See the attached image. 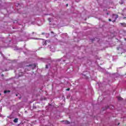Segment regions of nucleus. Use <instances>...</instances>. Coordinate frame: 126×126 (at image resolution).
I'll list each match as a JSON object with an SVG mask.
<instances>
[{"instance_id":"17","label":"nucleus","mask_w":126,"mask_h":126,"mask_svg":"<svg viewBox=\"0 0 126 126\" xmlns=\"http://www.w3.org/2000/svg\"><path fill=\"white\" fill-rule=\"evenodd\" d=\"M119 125H120V123L118 124V126H119Z\"/></svg>"},{"instance_id":"7","label":"nucleus","mask_w":126,"mask_h":126,"mask_svg":"<svg viewBox=\"0 0 126 126\" xmlns=\"http://www.w3.org/2000/svg\"><path fill=\"white\" fill-rule=\"evenodd\" d=\"M109 109H112L113 110V109H114V106L110 105L109 106Z\"/></svg>"},{"instance_id":"3","label":"nucleus","mask_w":126,"mask_h":126,"mask_svg":"<svg viewBox=\"0 0 126 126\" xmlns=\"http://www.w3.org/2000/svg\"><path fill=\"white\" fill-rule=\"evenodd\" d=\"M121 25H122V26H123V27H126V24L125 23H120Z\"/></svg>"},{"instance_id":"20","label":"nucleus","mask_w":126,"mask_h":126,"mask_svg":"<svg viewBox=\"0 0 126 126\" xmlns=\"http://www.w3.org/2000/svg\"><path fill=\"white\" fill-rule=\"evenodd\" d=\"M62 122H64V121H63Z\"/></svg>"},{"instance_id":"1","label":"nucleus","mask_w":126,"mask_h":126,"mask_svg":"<svg viewBox=\"0 0 126 126\" xmlns=\"http://www.w3.org/2000/svg\"><path fill=\"white\" fill-rule=\"evenodd\" d=\"M35 67H36V64H30L29 65H27L26 69H27V70H31V69H34Z\"/></svg>"},{"instance_id":"10","label":"nucleus","mask_w":126,"mask_h":126,"mask_svg":"<svg viewBox=\"0 0 126 126\" xmlns=\"http://www.w3.org/2000/svg\"><path fill=\"white\" fill-rule=\"evenodd\" d=\"M109 21H110V22H111V21H112V20L111 19H109Z\"/></svg>"},{"instance_id":"14","label":"nucleus","mask_w":126,"mask_h":126,"mask_svg":"<svg viewBox=\"0 0 126 126\" xmlns=\"http://www.w3.org/2000/svg\"><path fill=\"white\" fill-rule=\"evenodd\" d=\"M48 20L50 22H51V20L50 19H48Z\"/></svg>"},{"instance_id":"21","label":"nucleus","mask_w":126,"mask_h":126,"mask_svg":"<svg viewBox=\"0 0 126 126\" xmlns=\"http://www.w3.org/2000/svg\"><path fill=\"white\" fill-rule=\"evenodd\" d=\"M16 96H17V94H16Z\"/></svg>"},{"instance_id":"13","label":"nucleus","mask_w":126,"mask_h":126,"mask_svg":"<svg viewBox=\"0 0 126 126\" xmlns=\"http://www.w3.org/2000/svg\"><path fill=\"white\" fill-rule=\"evenodd\" d=\"M44 34H45V33H44V32H42V33H41L42 35H44Z\"/></svg>"},{"instance_id":"4","label":"nucleus","mask_w":126,"mask_h":126,"mask_svg":"<svg viewBox=\"0 0 126 126\" xmlns=\"http://www.w3.org/2000/svg\"><path fill=\"white\" fill-rule=\"evenodd\" d=\"M14 123H18V118H15L13 120Z\"/></svg>"},{"instance_id":"19","label":"nucleus","mask_w":126,"mask_h":126,"mask_svg":"<svg viewBox=\"0 0 126 126\" xmlns=\"http://www.w3.org/2000/svg\"><path fill=\"white\" fill-rule=\"evenodd\" d=\"M32 34H34V32H32Z\"/></svg>"},{"instance_id":"11","label":"nucleus","mask_w":126,"mask_h":126,"mask_svg":"<svg viewBox=\"0 0 126 126\" xmlns=\"http://www.w3.org/2000/svg\"><path fill=\"white\" fill-rule=\"evenodd\" d=\"M44 44H45V45H47V42L46 41H45Z\"/></svg>"},{"instance_id":"8","label":"nucleus","mask_w":126,"mask_h":126,"mask_svg":"<svg viewBox=\"0 0 126 126\" xmlns=\"http://www.w3.org/2000/svg\"><path fill=\"white\" fill-rule=\"evenodd\" d=\"M65 124H66V125H69V121H65Z\"/></svg>"},{"instance_id":"5","label":"nucleus","mask_w":126,"mask_h":126,"mask_svg":"<svg viewBox=\"0 0 126 126\" xmlns=\"http://www.w3.org/2000/svg\"><path fill=\"white\" fill-rule=\"evenodd\" d=\"M10 93V90H8V91L5 90V91H4V94H6V93Z\"/></svg>"},{"instance_id":"9","label":"nucleus","mask_w":126,"mask_h":126,"mask_svg":"<svg viewBox=\"0 0 126 126\" xmlns=\"http://www.w3.org/2000/svg\"><path fill=\"white\" fill-rule=\"evenodd\" d=\"M69 90H70V88H68V89H66V91H69Z\"/></svg>"},{"instance_id":"16","label":"nucleus","mask_w":126,"mask_h":126,"mask_svg":"<svg viewBox=\"0 0 126 126\" xmlns=\"http://www.w3.org/2000/svg\"><path fill=\"white\" fill-rule=\"evenodd\" d=\"M1 95V94H0V95Z\"/></svg>"},{"instance_id":"12","label":"nucleus","mask_w":126,"mask_h":126,"mask_svg":"<svg viewBox=\"0 0 126 126\" xmlns=\"http://www.w3.org/2000/svg\"><path fill=\"white\" fill-rule=\"evenodd\" d=\"M46 68H48V65H46Z\"/></svg>"},{"instance_id":"18","label":"nucleus","mask_w":126,"mask_h":126,"mask_svg":"<svg viewBox=\"0 0 126 126\" xmlns=\"http://www.w3.org/2000/svg\"><path fill=\"white\" fill-rule=\"evenodd\" d=\"M124 18H126V17H124Z\"/></svg>"},{"instance_id":"15","label":"nucleus","mask_w":126,"mask_h":126,"mask_svg":"<svg viewBox=\"0 0 126 126\" xmlns=\"http://www.w3.org/2000/svg\"><path fill=\"white\" fill-rule=\"evenodd\" d=\"M68 4H66V6H68Z\"/></svg>"},{"instance_id":"6","label":"nucleus","mask_w":126,"mask_h":126,"mask_svg":"<svg viewBox=\"0 0 126 126\" xmlns=\"http://www.w3.org/2000/svg\"><path fill=\"white\" fill-rule=\"evenodd\" d=\"M117 98H118V100L119 101H123V98L122 97H118Z\"/></svg>"},{"instance_id":"2","label":"nucleus","mask_w":126,"mask_h":126,"mask_svg":"<svg viewBox=\"0 0 126 126\" xmlns=\"http://www.w3.org/2000/svg\"><path fill=\"white\" fill-rule=\"evenodd\" d=\"M118 17H119V15H116L115 14H113L112 16V18L115 19L114 21H116V20H117V19L118 18Z\"/></svg>"}]
</instances>
